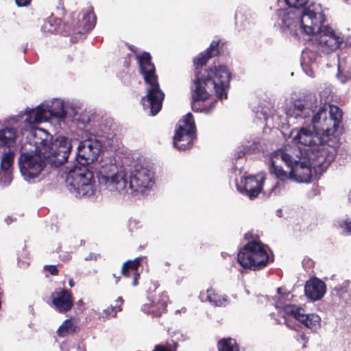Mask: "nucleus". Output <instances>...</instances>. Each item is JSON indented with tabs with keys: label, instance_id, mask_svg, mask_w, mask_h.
Returning a JSON list of instances; mask_svg holds the SVG:
<instances>
[{
	"label": "nucleus",
	"instance_id": "f3484780",
	"mask_svg": "<svg viewBox=\"0 0 351 351\" xmlns=\"http://www.w3.org/2000/svg\"><path fill=\"white\" fill-rule=\"evenodd\" d=\"M168 301L169 297L167 293L161 292L156 295L152 300L148 298V302L142 306L141 310L153 317H160L165 312Z\"/></svg>",
	"mask_w": 351,
	"mask_h": 351
},
{
	"label": "nucleus",
	"instance_id": "f03ea898",
	"mask_svg": "<svg viewBox=\"0 0 351 351\" xmlns=\"http://www.w3.org/2000/svg\"><path fill=\"white\" fill-rule=\"evenodd\" d=\"M33 136L35 150L23 152L19 158L21 175L29 182L40 175L46 161L55 167L66 162L72 148L66 137L60 136L52 142V136L42 128H35Z\"/></svg>",
	"mask_w": 351,
	"mask_h": 351
},
{
	"label": "nucleus",
	"instance_id": "1a4fd4ad",
	"mask_svg": "<svg viewBox=\"0 0 351 351\" xmlns=\"http://www.w3.org/2000/svg\"><path fill=\"white\" fill-rule=\"evenodd\" d=\"M309 0H284L287 8L279 12L281 22H304L305 17L313 21L319 16V22H326L327 18L322 10L321 4L311 2Z\"/></svg>",
	"mask_w": 351,
	"mask_h": 351
},
{
	"label": "nucleus",
	"instance_id": "7c9ffc66",
	"mask_svg": "<svg viewBox=\"0 0 351 351\" xmlns=\"http://www.w3.org/2000/svg\"><path fill=\"white\" fill-rule=\"evenodd\" d=\"M82 15V22H97V16L93 12V8L90 7L88 10L82 12L79 15Z\"/></svg>",
	"mask_w": 351,
	"mask_h": 351
},
{
	"label": "nucleus",
	"instance_id": "b1692460",
	"mask_svg": "<svg viewBox=\"0 0 351 351\" xmlns=\"http://www.w3.org/2000/svg\"><path fill=\"white\" fill-rule=\"evenodd\" d=\"M16 130L12 127H5L0 130V147H10L14 144Z\"/></svg>",
	"mask_w": 351,
	"mask_h": 351
},
{
	"label": "nucleus",
	"instance_id": "f704fd0d",
	"mask_svg": "<svg viewBox=\"0 0 351 351\" xmlns=\"http://www.w3.org/2000/svg\"><path fill=\"white\" fill-rule=\"evenodd\" d=\"M341 227L346 229L349 233H351V221H345L341 224Z\"/></svg>",
	"mask_w": 351,
	"mask_h": 351
},
{
	"label": "nucleus",
	"instance_id": "ddd939ff",
	"mask_svg": "<svg viewBox=\"0 0 351 351\" xmlns=\"http://www.w3.org/2000/svg\"><path fill=\"white\" fill-rule=\"evenodd\" d=\"M154 184L153 173L149 169L141 165H136L130 174V181L127 180V190L131 193L134 192H143L145 189L150 188Z\"/></svg>",
	"mask_w": 351,
	"mask_h": 351
},
{
	"label": "nucleus",
	"instance_id": "7ed1b4c3",
	"mask_svg": "<svg viewBox=\"0 0 351 351\" xmlns=\"http://www.w3.org/2000/svg\"><path fill=\"white\" fill-rule=\"evenodd\" d=\"M218 45L219 42H212L204 52L194 59L195 78L191 88V106L193 111L208 112L214 108L215 102L212 103L209 108H201L198 104L199 101H205L214 94L221 99L227 98L230 80V73L227 67L219 66L208 69L202 68L210 58L219 53Z\"/></svg>",
	"mask_w": 351,
	"mask_h": 351
},
{
	"label": "nucleus",
	"instance_id": "393cba45",
	"mask_svg": "<svg viewBox=\"0 0 351 351\" xmlns=\"http://www.w3.org/2000/svg\"><path fill=\"white\" fill-rule=\"evenodd\" d=\"M256 16V14L252 13L251 10L245 8H240L235 12L234 19L236 22H249L255 20Z\"/></svg>",
	"mask_w": 351,
	"mask_h": 351
},
{
	"label": "nucleus",
	"instance_id": "c756f323",
	"mask_svg": "<svg viewBox=\"0 0 351 351\" xmlns=\"http://www.w3.org/2000/svg\"><path fill=\"white\" fill-rule=\"evenodd\" d=\"M257 145L256 141H253V143L250 145H247L245 146H243L239 148V150L235 154V158L237 159L241 158L247 153H252L257 149Z\"/></svg>",
	"mask_w": 351,
	"mask_h": 351
},
{
	"label": "nucleus",
	"instance_id": "58836bf2",
	"mask_svg": "<svg viewBox=\"0 0 351 351\" xmlns=\"http://www.w3.org/2000/svg\"><path fill=\"white\" fill-rule=\"evenodd\" d=\"M129 49L134 53L137 52L136 47L133 45H129Z\"/></svg>",
	"mask_w": 351,
	"mask_h": 351
},
{
	"label": "nucleus",
	"instance_id": "39448f33",
	"mask_svg": "<svg viewBox=\"0 0 351 351\" xmlns=\"http://www.w3.org/2000/svg\"><path fill=\"white\" fill-rule=\"evenodd\" d=\"M299 148L286 146L274 151L269 160V172L278 179L285 181L288 178L298 182H308L312 176V169L325 170L331 162L315 165V161L306 156H302Z\"/></svg>",
	"mask_w": 351,
	"mask_h": 351
},
{
	"label": "nucleus",
	"instance_id": "9d476101",
	"mask_svg": "<svg viewBox=\"0 0 351 351\" xmlns=\"http://www.w3.org/2000/svg\"><path fill=\"white\" fill-rule=\"evenodd\" d=\"M66 114L67 107L63 101L54 99L51 102L41 104L35 108H27L25 112L21 113L19 117L25 115V125L32 128L33 124L46 121L50 117L64 118Z\"/></svg>",
	"mask_w": 351,
	"mask_h": 351
},
{
	"label": "nucleus",
	"instance_id": "72a5a7b5",
	"mask_svg": "<svg viewBox=\"0 0 351 351\" xmlns=\"http://www.w3.org/2000/svg\"><path fill=\"white\" fill-rule=\"evenodd\" d=\"M45 269L48 271L51 275H57L58 274V270L55 265H46L45 266Z\"/></svg>",
	"mask_w": 351,
	"mask_h": 351
},
{
	"label": "nucleus",
	"instance_id": "9b49d317",
	"mask_svg": "<svg viewBox=\"0 0 351 351\" xmlns=\"http://www.w3.org/2000/svg\"><path fill=\"white\" fill-rule=\"evenodd\" d=\"M237 261L243 268L256 271L267 265L269 256L262 243L253 241L241 249L237 255Z\"/></svg>",
	"mask_w": 351,
	"mask_h": 351
},
{
	"label": "nucleus",
	"instance_id": "79ce46f5",
	"mask_svg": "<svg viewBox=\"0 0 351 351\" xmlns=\"http://www.w3.org/2000/svg\"><path fill=\"white\" fill-rule=\"evenodd\" d=\"M69 284V285L71 287H73L74 285L73 280H70Z\"/></svg>",
	"mask_w": 351,
	"mask_h": 351
},
{
	"label": "nucleus",
	"instance_id": "c9c22d12",
	"mask_svg": "<svg viewBox=\"0 0 351 351\" xmlns=\"http://www.w3.org/2000/svg\"><path fill=\"white\" fill-rule=\"evenodd\" d=\"M281 184L280 182H277L276 184L271 188V192L274 193V194H277L280 192L278 189L280 187Z\"/></svg>",
	"mask_w": 351,
	"mask_h": 351
},
{
	"label": "nucleus",
	"instance_id": "4468645a",
	"mask_svg": "<svg viewBox=\"0 0 351 351\" xmlns=\"http://www.w3.org/2000/svg\"><path fill=\"white\" fill-rule=\"evenodd\" d=\"M317 102L313 94L308 95L304 99H296L286 109L287 117L289 119H306L315 112L318 106Z\"/></svg>",
	"mask_w": 351,
	"mask_h": 351
},
{
	"label": "nucleus",
	"instance_id": "20e7f679",
	"mask_svg": "<svg viewBox=\"0 0 351 351\" xmlns=\"http://www.w3.org/2000/svg\"><path fill=\"white\" fill-rule=\"evenodd\" d=\"M101 147V142L95 138H89L79 143L76 160L80 165L67 167L65 178L68 190L75 197H90L93 195L94 176L86 165L97 160Z\"/></svg>",
	"mask_w": 351,
	"mask_h": 351
},
{
	"label": "nucleus",
	"instance_id": "6ab92c4d",
	"mask_svg": "<svg viewBox=\"0 0 351 351\" xmlns=\"http://www.w3.org/2000/svg\"><path fill=\"white\" fill-rule=\"evenodd\" d=\"M51 298L56 309L60 313L67 312L71 310L73 306L72 295L71 293L66 289H56L52 293Z\"/></svg>",
	"mask_w": 351,
	"mask_h": 351
},
{
	"label": "nucleus",
	"instance_id": "a18cd8bd",
	"mask_svg": "<svg viewBox=\"0 0 351 351\" xmlns=\"http://www.w3.org/2000/svg\"><path fill=\"white\" fill-rule=\"evenodd\" d=\"M280 28L284 31L285 29V27L284 25H282Z\"/></svg>",
	"mask_w": 351,
	"mask_h": 351
},
{
	"label": "nucleus",
	"instance_id": "de8ad7c7",
	"mask_svg": "<svg viewBox=\"0 0 351 351\" xmlns=\"http://www.w3.org/2000/svg\"><path fill=\"white\" fill-rule=\"evenodd\" d=\"M280 181L282 182L280 184H283V182H284V181H282V180H280Z\"/></svg>",
	"mask_w": 351,
	"mask_h": 351
},
{
	"label": "nucleus",
	"instance_id": "6e6552de",
	"mask_svg": "<svg viewBox=\"0 0 351 351\" xmlns=\"http://www.w3.org/2000/svg\"><path fill=\"white\" fill-rule=\"evenodd\" d=\"M298 25V31L315 38L318 49L323 53L329 54L339 48L342 38L328 25L324 23H289L286 27Z\"/></svg>",
	"mask_w": 351,
	"mask_h": 351
},
{
	"label": "nucleus",
	"instance_id": "0eeeda50",
	"mask_svg": "<svg viewBox=\"0 0 351 351\" xmlns=\"http://www.w3.org/2000/svg\"><path fill=\"white\" fill-rule=\"evenodd\" d=\"M98 181L110 191L119 193L127 190V176L122 167H119L113 157H104L95 164Z\"/></svg>",
	"mask_w": 351,
	"mask_h": 351
},
{
	"label": "nucleus",
	"instance_id": "a19ab883",
	"mask_svg": "<svg viewBox=\"0 0 351 351\" xmlns=\"http://www.w3.org/2000/svg\"><path fill=\"white\" fill-rule=\"evenodd\" d=\"M343 286L345 288L349 286V282L348 281H346L343 282Z\"/></svg>",
	"mask_w": 351,
	"mask_h": 351
},
{
	"label": "nucleus",
	"instance_id": "f257e3e1",
	"mask_svg": "<svg viewBox=\"0 0 351 351\" xmlns=\"http://www.w3.org/2000/svg\"><path fill=\"white\" fill-rule=\"evenodd\" d=\"M342 119L341 110L333 105L324 104L313 115L312 125L315 132L307 128L291 132L292 142L304 147V154L315 161V165L332 162L335 160V149L324 144L319 135L328 137L337 131Z\"/></svg>",
	"mask_w": 351,
	"mask_h": 351
},
{
	"label": "nucleus",
	"instance_id": "e433bc0d",
	"mask_svg": "<svg viewBox=\"0 0 351 351\" xmlns=\"http://www.w3.org/2000/svg\"><path fill=\"white\" fill-rule=\"evenodd\" d=\"M337 77L340 80V82L343 84H344L346 82H348V80H350L349 77H347L346 76H343V75H341L340 73H337Z\"/></svg>",
	"mask_w": 351,
	"mask_h": 351
},
{
	"label": "nucleus",
	"instance_id": "2f4dec72",
	"mask_svg": "<svg viewBox=\"0 0 351 351\" xmlns=\"http://www.w3.org/2000/svg\"><path fill=\"white\" fill-rule=\"evenodd\" d=\"M176 348L172 349L165 345H156L153 351H176Z\"/></svg>",
	"mask_w": 351,
	"mask_h": 351
},
{
	"label": "nucleus",
	"instance_id": "5701e85b",
	"mask_svg": "<svg viewBox=\"0 0 351 351\" xmlns=\"http://www.w3.org/2000/svg\"><path fill=\"white\" fill-rule=\"evenodd\" d=\"M202 301H208L216 306H225L228 303V297L217 293L213 289H208L206 292H202L199 295Z\"/></svg>",
	"mask_w": 351,
	"mask_h": 351
},
{
	"label": "nucleus",
	"instance_id": "dca6fc26",
	"mask_svg": "<svg viewBox=\"0 0 351 351\" xmlns=\"http://www.w3.org/2000/svg\"><path fill=\"white\" fill-rule=\"evenodd\" d=\"M77 25H83L82 30H79L75 32L73 30L71 32V27L73 23H43L41 27V31L46 35L47 34H60L64 36H67L71 34H83L92 30L95 27V23H77Z\"/></svg>",
	"mask_w": 351,
	"mask_h": 351
},
{
	"label": "nucleus",
	"instance_id": "423d86ee",
	"mask_svg": "<svg viewBox=\"0 0 351 351\" xmlns=\"http://www.w3.org/2000/svg\"><path fill=\"white\" fill-rule=\"evenodd\" d=\"M137 59L140 72L147 85V95L142 97L141 102L144 108L149 109L151 114L154 116L161 110L165 94L160 88L151 55L143 52L137 56Z\"/></svg>",
	"mask_w": 351,
	"mask_h": 351
},
{
	"label": "nucleus",
	"instance_id": "09e8293b",
	"mask_svg": "<svg viewBox=\"0 0 351 351\" xmlns=\"http://www.w3.org/2000/svg\"><path fill=\"white\" fill-rule=\"evenodd\" d=\"M348 1H351V0H348Z\"/></svg>",
	"mask_w": 351,
	"mask_h": 351
},
{
	"label": "nucleus",
	"instance_id": "37998d69",
	"mask_svg": "<svg viewBox=\"0 0 351 351\" xmlns=\"http://www.w3.org/2000/svg\"><path fill=\"white\" fill-rule=\"evenodd\" d=\"M113 276L116 278V283H117L119 280V277H117L114 274Z\"/></svg>",
	"mask_w": 351,
	"mask_h": 351
},
{
	"label": "nucleus",
	"instance_id": "4be33fe9",
	"mask_svg": "<svg viewBox=\"0 0 351 351\" xmlns=\"http://www.w3.org/2000/svg\"><path fill=\"white\" fill-rule=\"evenodd\" d=\"M141 257L136 258L133 261H128L122 266L121 274L125 277H133L132 285L136 286L138 278L140 276L138 273V267L141 262Z\"/></svg>",
	"mask_w": 351,
	"mask_h": 351
},
{
	"label": "nucleus",
	"instance_id": "4c0bfd02",
	"mask_svg": "<svg viewBox=\"0 0 351 351\" xmlns=\"http://www.w3.org/2000/svg\"><path fill=\"white\" fill-rule=\"evenodd\" d=\"M92 259H97V256L93 253H90L87 257L85 258L86 261H89Z\"/></svg>",
	"mask_w": 351,
	"mask_h": 351
},
{
	"label": "nucleus",
	"instance_id": "2eb2a0df",
	"mask_svg": "<svg viewBox=\"0 0 351 351\" xmlns=\"http://www.w3.org/2000/svg\"><path fill=\"white\" fill-rule=\"evenodd\" d=\"M285 310L287 315L293 316L292 319L299 321L312 330H317L320 326L321 319L317 314H305L304 309L295 305H286Z\"/></svg>",
	"mask_w": 351,
	"mask_h": 351
},
{
	"label": "nucleus",
	"instance_id": "ea45409f",
	"mask_svg": "<svg viewBox=\"0 0 351 351\" xmlns=\"http://www.w3.org/2000/svg\"><path fill=\"white\" fill-rule=\"evenodd\" d=\"M53 16V14L51 13L49 17H47L46 19H44V22H51L50 20V18L52 17Z\"/></svg>",
	"mask_w": 351,
	"mask_h": 351
},
{
	"label": "nucleus",
	"instance_id": "cd10ccee",
	"mask_svg": "<svg viewBox=\"0 0 351 351\" xmlns=\"http://www.w3.org/2000/svg\"><path fill=\"white\" fill-rule=\"evenodd\" d=\"M116 304L114 306L108 307L103 311V315L101 316L103 319H107L109 317H115L117 312L122 310L121 305L123 300L121 297H119L115 301Z\"/></svg>",
	"mask_w": 351,
	"mask_h": 351
},
{
	"label": "nucleus",
	"instance_id": "a878e982",
	"mask_svg": "<svg viewBox=\"0 0 351 351\" xmlns=\"http://www.w3.org/2000/svg\"><path fill=\"white\" fill-rule=\"evenodd\" d=\"M219 351H239L236 340L232 338L223 339L217 344Z\"/></svg>",
	"mask_w": 351,
	"mask_h": 351
},
{
	"label": "nucleus",
	"instance_id": "c03bdc74",
	"mask_svg": "<svg viewBox=\"0 0 351 351\" xmlns=\"http://www.w3.org/2000/svg\"><path fill=\"white\" fill-rule=\"evenodd\" d=\"M58 20H59V21H60V22H62L61 19H58V18H56V19L53 20V22H57V21H58Z\"/></svg>",
	"mask_w": 351,
	"mask_h": 351
},
{
	"label": "nucleus",
	"instance_id": "f8f14e48",
	"mask_svg": "<svg viewBox=\"0 0 351 351\" xmlns=\"http://www.w3.org/2000/svg\"><path fill=\"white\" fill-rule=\"evenodd\" d=\"M196 138V130L193 117L191 112L187 113L179 121L173 136V145L180 151L191 148Z\"/></svg>",
	"mask_w": 351,
	"mask_h": 351
},
{
	"label": "nucleus",
	"instance_id": "a211bd4d",
	"mask_svg": "<svg viewBox=\"0 0 351 351\" xmlns=\"http://www.w3.org/2000/svg\"><path fill=\"white\" fill-rule=\"evenodd\" d=\"M264 178L261 176H249L245 178L242 187L237 184V190L241 193H245L251 199L256 197L260 193ZM243 183V181H241Z\"/></svg>",
	"mask_w": 351,
	"mask_h": 351
},
{
	"label": "nucleus",
	"instance_id": "473e14b6",
	"mask_svg": "<svg viewBox=\"0 0 351 351\" xmlns=\"http://www.w3.org/2000/svg\"><path fill=\"white\" fill-rule=\"evenodd\" d=\"M32 0H15L16 5L19 8L28 6Z\"/></svg>",
	"mask_w": 351,
	"mask_h": 351
},
{
	"label": "nucleus",
	"instance_id": "412c9836",
	"mask_svg": "<svg viewBox=\"0 0 351 351\" xmlns=\"http://www.w3.org/2000/svg\"><path fill=\"white\" fill-rule=\"evenodd\" d=\"M278 295L275 297V307L280 310V313H282L284 317L285 324L290 328H294V326L291 324V322L293 316H288L285 313V306L286 305H291L288 301L291 295L290 292L282 293V288L279 287L277 289Z\"/></svg>",
	"mask_w": 351,
	"mask_h": 351
},
{
	"label": "nucleus",
	"instance_id": "bb28decb",
	"mask_svg": "<svg viewBox=\"0 0 351 351\" xmlns=\"http://www.w3.org/2000/svg\"><path fill=\"white\" fill-rule=\"evenodd\" d=\"M76 326L74 322L71 319L65 320L63 324L59 327L58 334L60 337H65L69 334H72L75 332Z\"/></svg>",
	"mask_w": 351,
	"mask_h": 351
},
{
	"label": "nucleus",
	"instance_id": "49530a36",
	"mask_svg": "<svg viewBox=\"0 0 351 351\" xmlns=\"http://www.w3.org/2000/svg\"><path fill=\"white\" fill-rule=\"evenodd\" d=\"M14 121H16V122H18V121H18V119H17L16 118H14Z\"/></svg>",
	"mask_w": 351,
	"mask_h": 351
},
{
	"label": "nucleus",
	"instance_id": "aec40b11",
	"mask_svg": "<svg viewBox=\"0 0 351 351\" xmlns=\"http://www.w3.org/2000/svg\"><path fill=\"white\" fill-rule=\"evenodd\" d=\"M304 292L306 297L311 300H319L326 293V285L318 278L310 279L306 283Z\"/></svg>",
	"mask_w": 351,
	"mask_h": 351
},
{
	"label": "nucleus",
	"instance_id": "c85d7f7f",
	"mask_svg": "<svg viewBox=\"0 0 351 351\" xmlns=\"http://www.w3.org/2000/svg\"><path fill=\"white\" fill-rule=\"evenodd\" d=\"M14 154L13 152L5 153L1 160V169L4 171H8L13 165Z\"/></svg>",
	"mask_w": 351,
	"mask_h": 351
}]
</instances>
